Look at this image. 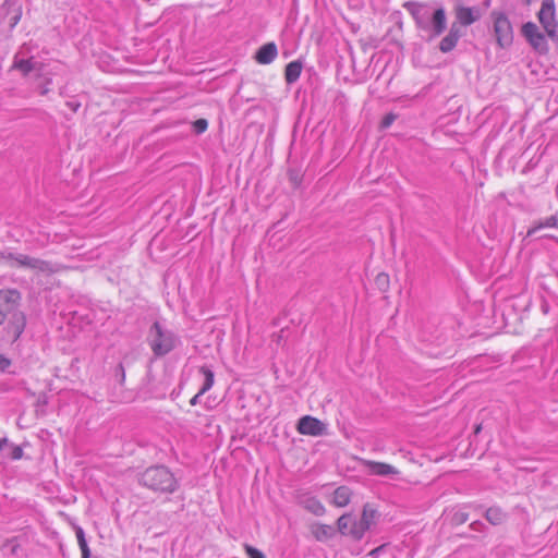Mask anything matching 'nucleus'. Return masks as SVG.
I'll return each instance as SVG.
<instances>
[{
    "instance_id": "nucleus-1",
    "label": "nucleus",
    "mask_w": 558,
    "mask_h": 558,
    "mask_svg": "<svg viewBox=\"0 0 558 558\" xmlns=\"http://www.w3.org/2000/svg\"><path fill=\"white\" fill-rule=\"evenodd\" d=\"M404 8L429 39L438 37L446 29L447 17L442 8L432 10L429 5L418 2H407Z\"/></svg>"
},
{
    "instance_id": "nucleus-2",
    "label": "nucleus",
    "mask_w": 558,
    "mask_h": 558,
    "mask_svg": "<svg viewBox=\"0 0 558 558\" xmlns=\"http://www.w3.org/2000/svg\"><path fill=\"white\" fill-rule=\"evenodd\" d=\"M141 483L149 489L160 493L171 494L178 488L177 478L163 465L151 466L145 470L141 476Z\"/></svg>"
},
{
    "instance_id": "nucleus-3",
    "label": "nucleus",
    "mask_w": 558,
    "mask_h": 558,
    "mask_svg": "<svg viewBox=\"0 0 558 558\" xmlns=\"http://www.w3.org/2000/svg\"><path fill=\"white\" fill-rule=\"evenodd\" d=\"M374 519L375 511L368 506H365L360 519L352 515L351 513L342 514L337 522L338 530L342 535H348L355 539H361L365 532L374 523Z\"/></svg>"
},
{
    "instance_id": "nucleus-4",
    "label": "nucleus",
    "mask_w": 558,
    "mask_h": 558,
    "mask_svg": "<svg viewBox=\"0 0 558 558\" xmlns=\"http://www.w3.org/2000/svg\"><path fill=\"white\" fill-rule=\"evenodd\" d=\"M147 341L156 356H163L168 354L180 342L179 337L159 322H155L151 325L148 331Z\"/></svg>"
},
{
    "instance_id": "nucleus-5",
    "label": "nucleus",
    "mask_w": 558,
    "mask_h": 558,
    "mask_svg": "<svg viewBox=\"0 0 558 558\" xmlns=\"http://www.w3.org/2000/svg\"><path fill=\"white\" fill-rule=\"evenodd\" d=\"M490 17L497 45L500 48L510 47L513 43V27L509 17L501 11H493Z\"/></svg>"
},
{
    "instance_id": "nucleus-6",
    "label": "nucleus",
    "mask_w": 558,
    "mask_h": 558,
    "mask_svg": "<svg viewBox=\"0 0 558 558\" xmlns=\"http://www.w3.org/2000/svg\"><path fill=\"white\" fill-rule=\"evenodd\" d=\"M537 19L548 38H558V21L554 0H543Z\"/></svg>"
},
{
    "instance_id": "nucleus-7",
    "label": "nucleus",
    "mask_w": 558,
    "mask_h": 558,
    "mask_svg": "<svg viewBox=\"0 0 558 558\" xmlns=\"http://www.w3.org/2000/svg\"><path fill=\"white\" fill-rule=\"evenodd\" d=\"M522 36L526 39L529 45L538 53L545 54L548 52V43L545 34H543L538 26L533 22H526L521 28Z\"/></svg>"
},
{
    "instance_id": "nucleus-8",
    "label": "nucleus",
    "mask_w": 558,
    "mask_h": 558,
    "mask_svg": "<svg viewBox=\"0 0 558 558\" xmlns=\"http://www.w3.org/2000/svg\"><path fill=\"white\" fill-rule=\"evenodd\" d=\"M296 430L301 435L319 437L327 434V425L314 416L304 415L299 420Z\"/></svg>"
},
{
    "instance_id": "nucleus-9",
    "label": "nucleus",
    "mask_w": 558,
    "mask_h": 558,
    "mask_svg": "<svg viewBox=\"0 0 558 558\" xmlns=\"http://www.w3.org/2000/svg\"><path fill=\"white\" fill-rule=\"evenodd\" d=\"M20 293L16 290H0V325L20 301Z\"/></svg>"
},
{
    "instance_id": "nucleus-10",
    "label": "nucleus",
    "mask_w": 558,
    "mask_h": 558,
    "mask_svg": "<svg viewBox=\"0 0 558 558\" xmlns=\"http://www.w3.org/2000/svg\"><path fill=\"white\" fill-rule=\"evenodd\" d=\"M15 260L21 266L28 267L40 272L56 271V267L52 264L27 255L20 254L15 257Z\"/></svg>"
},
{
    "instance_id": "nucleus-11",
    "label": "nucleus",
    "mask_w": 558,
    "mask_h": 558,
    "mask_svg": "<svg viewBox=\"0 0 558 558\" xmlns=\"http://www.w3.org/2000/svg\"><path fill=\"white\" fill-rule=\"evenodd\" d=\"M456 16L461 25L469 26L480 20L481 12L476 8L460 5L456 9Z\"/></svg>"
},
{
    "instance_id": "nucleus-12",
    "label": "nucleus",
    "mask_w": 558,
    "mask_h": 558,
    "mask_svg": "<svg viewBox=\"0 0 558 558\" xmlns=\"http://www.w3.org/2000/svg\"><path fill=\"white\" fill-rule=\"evenodd\" d=\"M278 54V49L275 43H267L263 45L255 54V60L259 64H270Z\"/></svg>"
},
{
    "instance_id": "nucleus-13",
    "label": "nucleus",
    "mask_w": 558,
    "mask_h": 558,
    "mask_svg": "<svg viewBox=\"0 0 558 558\" xmlns=\"http://www.w3.org/2000/svg\"><path fill=\"white\" fill-rule=\"evenodd\" d=\"M365 465L367 466L369 473L374 475L388 476L398 474L397 469L388 463L366 461Z\"/></svg>"
},
{
    "instance_id": "nucleus-14",
    "label": "nucleus",
    "mask_w": 558,
    "mask_h": 558,
    "mask_svg": "<svg viewBox=\"0 0 558 558\" xmlns=\"http://www.w3.org/2000/svg\"><path fill=\"white\" fill-rule=\"evenodd\" d=\"M26 325V319L23 313H15L12 316L11 322L8 326V332L12 335L13 340H17L20 336L23 333Z\"/></svg>"
},
{
    "instance_id": "nucleus-15",
    "label": "nucleus",
    "mask_w": 558,
    "mask_h": 558,
    "mask_svg": "<svg viewBox=\"0 0 558 558\" xmlns=\"http://www.w3.org/2000/svg\"><path fill=\"white\" fill-rule=\"evenodd\" d=\"M351 500V490L347 486H340L335 489L331 498V504L338 508H343L349 505Z\"/></svg>"
},
{
    "instance_id": "nucleus-16",
    "label": "nucleus",
    "mask_w": 558,
    "mask_h": 558,
    "mask_svg": "<svg viewBox=\"0 0 558 558\" xmlns=\"http://www.w3.org/2000/svg\"><path fill=\"white\" fill-rule=\"evenodd\" d=\"M302 73V63L300 61H292L287 64L284 70V77L287 83L292 84L296 82Z\"/></svg>"
},
{
    "instance_id": "nucleus-17",
    "label": "nucleus",
    "mask_w": 558,
    "mask_h": 558,
    "mask_svg": "<svg viewBox=\"0 0 558 558\" xmlns=\"http://www.w3.org/2000/svg\"><path fill=\"white\" fill-rule=\"evenodd\" d=\"M304 508L315 515H324L326 509L324 505L316 497H307L302 501Z\"/></svg>"
},
{
    "instance_id": "nucleus-18",
    "label": "nucleus",
    "mask_w": 558,
    "mask_h": 558,
    "mask_svg": "<svg viewBox=\"0 0 558 558\" xmlns=\"http://www.w3.org/2000/svg\"><path fill=\"white\" fill-rule=\"evenodd\" d=\"M199 372L204 376V383L199 389V395H205L208 390L213 388L215 384V375L214 372L207 366H202L199 368Z\"/></svg>"
},
{
    "instance_id": "nucleus-19",
    "label": "nucleus",
    "mask_w": 558,
    "mask_h": 558,
    "mask_svg": "<svg viewBox=\"0 0 558 558\" xmlns=\"http://www.w3.org/2000/svg\"><path fill=\"white\" fill-rule=\"evenodd\" d=\"M313 534L318 541H326L333 535V529L327 524H317L313 529Z\"/></svg>"
},
{
    "instance_id": "nucleus-20",
    "label": "nucleus",
    "mask_w": 558,
    "mask_h": 558,
    "mask_svg": "<svg viewBox=\"0 0 558 558\" xmlns=\"http://www.w3.org/2000/svg\"><path fill=\"white\" fill-rule=\"evenodd\" d=\"M76 538L80 546V549L82 551V558H89L90 551L87 545V542L85 539V534L82 527L76 529Z\"/></svg>"
},
{
    "instance_id": "nucleus-21",
    "label": "nucleus",
    "mask_w": 558,
    "mask_h": 558,
    "mask_svg": "<svg viewBox=\"0 0 558 558\" xmlns=\"http://www.w3.org/2000/svg\"><path fill=\"white\" fill-rule=\"evenodd\" d=\"M504 512L496 507H492L486 511V519L493 524H499L504 520Z\"/></svg>"
},
{
    "instance_id": "nucleus-22",
    "label": "nucleus",
    "mask_w": 558,
    "mask_h": 558,
    "mask_svg": "<svg viewBox=\"0 0 558 558\" xmlns=\"http://www.w3.org/2000/svg\"><path fill=\"white\" fill-rule=\"evenodd\" d=\"M14 66L19 70H21L23 73L27 74L29 73L34 68L35 63L33 58L31 59H16L14 61Z\"/></svg>"
},
{
    "instance_id": "nucleus-23",
    "label": "nucleus",
    "mask_w": 558,
    "mask_h": 558,
    "mask_svg": "<svg viewBox=\"0 0 558 558\" xmlns=\"http://www.w3.org/2000/svg\"><path fill=\"white\" fill-rule=\"evenodd\" d=\"M457 46V43L454 40L451 39V37H448V35H446L440 44H439V49L440 51L442 52H449L451 51L454 47Z\"/></svg>"
},
{
    "instance_id": "nucleus-24",
    "label": "nucleus",
    "mask_w": 558,
    "mask_h": 558,
    "mask_svg": "<svg viewBox=\"0 0 558 558\" xmlns=\"http://www.w3.org/2000/svg\"><path fill=\"white\" fill-rule=\"evenodd\" d=\"M244 548L250 558H266L265 555L259 549H257L251 545L246 544L244 546Z\"/></svg>"
},
{
    "instance_id": "nucleus-25",
    "label": "nucleus",
    "mask_w": 558,
    "mask_h": 558,
    "mask_svg": "<svg viewBox=\"0 0 558 558\" xmlns=\"http://www.w3.org/2000/svg\"><path fill=\"white\" fill-rule=\"evenodd\" d=\"M396 119L397 116L393 113L386 114L380 122L381 129H388L396 121Z\"/></svg>"
},
{
    "instance_id": "nucleus-26",
    "label": "nucleus",
    "mask_w": 558,
    "mask_h": 558,
    "mask_svg": "<svg viewBox=\"0 0 558 558\" xmlns=\"http://www.w3.org/2000/svg\"><path fill=\"white\" fill-rule=\"evenodd\" d=\"M208 123L205 119H198L194 122V130L196 133L201 134L207 130Z\"/></svg>"
},
{
    "instance_id": "nucleus-27",
    "label": "nucleus",
    "mask_w": 558,
    "mask_h": 558,
    "mask_svg": "<svg viewBox=\"0 0 558 558\" xmlns=\"http://www.w3.org/2000/svg\"><path fill=\"white\" fill-rule=\"evenodd\" d=\"M447 35H448V37H451V39L454 40L457 44L461 36L460 31L454 25L451 26V28Z\"/></svg>"
},
{
    "instance_id": "nucleus-28",
    "label": "nucleus",
    "mask_w": 558,
    "mask_h": 558,
    "mask_svg": "<svg viewBox=\"0 0 558 558\" xmlns=\"http://www.w3.org/2000/svg\"><path fill=\"white\" fill-rule=\"evenodd\" d=\"M447 35H448V37H451V39L454 40L457 44L461 36L460 31L454 25L451 26V28Z\"/></svg>"
},
{
    "instance_id": "nucleus-29",
    "label": "nucleus",
    "mask_w": 558,
    "mask_h": 558,
    "mask_svg": "<svg viewBox=\"0 0 558 558\" xmlns=\"http://www.w3.org/2000/svg\"><path fill=\"white\" fill-rule=\"evenodd\" d=\"M23 456V450L21 447H14L12 451V458L17 460L21 459Z\"/></svg>"
},
{
    "instance_id": "nucleus-30",
    "label": "nucleus",
    "mask_w": 558,
    "mask_h": 558,
    "mask_svg": "<svg viewBox=\"0 0 558 558\" xmlns=\"http://www.w3.org/2000/svg\"><path fill=\"white\" fill-rule=\"evenodd\" d=\"M203 395H199V391L190 400V404L191 405H196L198 402H199V398L202 397Z\"/></svg>"
},
{
    "instance_id": "nucleus-31",
    "label": "nucleus",
    "mask_w": 558,
    "mask_h": 558,
    "mask_svg": "<svg viewBox=\"0 0 558 558\" xmlns=\"http://www.w3.org/2000/svg\"><path fill=\"white\" fill-rule=\"evenodd\" d=\"M9 365H10V361H9L7 357H4V356L0 355V366H1L2 368H5V367H8Z\"/></svg>"
},
{
    "instance_id": "nucleus-32",
    "label": "nucleus",
    "mask_w": 558,
    "mask_h": 558,
    "mask_svg": "<svg viewBox=\"0 0 558 558\" xmlns=\"http://www.w3.org/2000/svg\"><path fill=\"white\" fill-rule=\"evenodd\" d=\"M68 106L73 110V111H76L77 108L80 107V104H76L74 101H69L68 102Z\"/></svg>"
},
{
    "instance_id": "nucleus-33",
    "label": "nucleus",
    "mask_w": 558,
    "mask_h": 558,
    "mask_svg": "<svg viewBox=\"0 0 558 558\" xmlns=\"http://www.w3.org/2000/svg\"><path fill=\"white\" fill-rule=\"evenodd\" d=\"M8 442L7 438L0 439V451L2 450L3 446Z\"/></svg>"
},
{
    "instance_id": "nucleus-34",
    "label": "nucleus",
    "mask_w": 558,
    "mask_h": 558,
    "mask_svg": "<svg viewBox=\"0 0 558 558\" xmlns=\"http://www.w3.org/2000/svg\"><path fill=\"white\" fill-rule=\"evenodd\" d=\"M47 92H48V89L45 88V89L41 90V94H46Z\"/></svg>"
}]
</instances>
